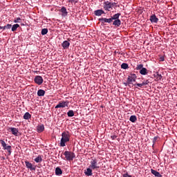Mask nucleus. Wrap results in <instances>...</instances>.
<instances>
[{
	"instance_id": "e433bc0d",
	"label": "nucleus",
	"mask_w": 177,
	"mask_h": 177,
	"mask_svg": "<svg viewBox=\"0 0 177 177\" xmlns=\"http://www.w3.org/2000/svg\"><path fill=\"white\" fill-rule=\"evenodd\" d=\"M21 19L20 17L15 18L14 20V23H20Z\"/></svg>"
},
{
	"instance_id": "423d86ee",
	"label": "nucleus",
	"mask_w": 177,
	"mask_h": 177,
	"mask_svg": "<svg viewBox=\"0 0 177 177\" xmlns=\"http://www.w3.org/2000/svg\"><path fill=\"white\" fill-rule=\"evenodd\" d=\"M136 78H138V76H136V74L131 73L127 78V81L129 84H132V82H136Z\"/></svg>"
},
{
	"instance_id": "4c0bfd02",
	"label": "nucleus",
	"mask_w": 177,
	"mask_h": 177,
	"mask_svg": "<svg viewBox=\"0 0 177 177\" xmlns=\"http://www.w3.org/2000/svg\"><path fill=\"white\" fill-rule=\"evenodd\" d=\"M68 2L70 3H78V0H68Z\"/></svg>"
},
{
	"instance_id": "6ab92c4d",
	"label": "nucleus",
	"mask_w": 177,
	"mask_h": 177,
	"mask_svg": "<svg viewBox=\"0 0 177 177\" xmlns=\"http://www.w3.org/2000/svg\"><path fill=\"white\" fill-rule=\"evenodd\" d=\"M60 12H62V16L64 17H66V16H67L68 15V12H67V9L66 8V7L63 6L62 7L61 10H60Z\"/></svg>"
},
{
	"instance_id": "f704fd0d",
	"label": "nucleus",
	"mask_w": 177,
	"mask_h": 177,
	"mask_svg": "<svg viewBox=\"0 0 177 177\" xmlns=\"http://www.w3.org/2000/svg\"><path fill=\"white\" fill-rule=\"evenodd\" d=\"M0 143L2 146V147H6V142H5V141L3 140H0Z\"/></svg>"
},
{
	"instance_id": "a19ab883",
	"label": "nucleus",
	"mask_w": 177,
	"mask_h": 177,
	"mask_svg": "<svg viewBox=\"0 0 177 177\" xmlns=\"http://www.w3.org/2000/svg\"><path fill=\"white\" fill-rule=\"evenodd\" d=\"M124 85H125V86H129V85H131V83H129L128 80H127V82L126 83H124Z\"/></svg>"
},
{
	"instance_id": "a211bd4d",
	"label": "nucleus",
	"mask_w": 177,
	"mask_h": 177,
	"mask_svg": "<svg viewBox=\"0 0 177 177\" xmlns=\"http://www.w3.org/2000/svg\"><path fill=\"white\" fill-rule=\"evenodd\" d=\"M45 129V127L44 124H40L37 127V131L39 132V133H41V132H44Z\"/></svg>"
},
{
	"instance_id": "473e14b6",
	"label": "nucleus",
	"mask_w": 177,
	"mask_h": 177,
	"mask_svg": "<svg viewBox=\"0 0 177 177\" xmlns=\"http://www.w3.org/2000/svg\"><path fill=\"white\" fill-rule=\"evenodd\" d=\"M143 68V64H140L139 65H137V67L136 68V70H140V71L142 70Z\"/></svg>"
},
{
	"instance_id": "1a4fd4ad",
	"label": "nucleus",
	"mask_w": 177,
	"mask_h": 177,
	"mask_svg": "<svg viewBox=\"0 0 177 177\" xmlns=\"http://www.w3.org/2000/svg\"><path fill=\"white\" fill-rule=\"evenodd\" d=\"M62 139L70 141V133L68 131H64L62 133Z\"/></svg>"
},
{
	"instance_id": "b1692460",
	"label": "nucleus",
	"mask_w": 177,
	"mask_h": 177,
	"mask_svg": "<svg viewBox=\"0 0 177 177\" xmlns=\"http://www.w3.org/2000/svg\"><path fill=\"white\" fill-rule=\"evenodd\" d=\"M30 118H31V114L28 112L25 113L24 115V120H30Z\"/></svg>"
},
{
	"instance_id": "aec40b11",
	"label": "nucleus",
	"mask_w": 177,
	"mask_h": 177,
	"mask_svg": "<svg viewBox=\"0 0 177 177\" xmlns=\"http://www.w3.org/2000/svg\"><path fill=\"white\" fill-rule=\"evenodd\" d=\"M140 74L141 75H147L149 74V71L146 68H143L140 71Z\"/></svg>"
},
{
	"instance_id": "4468645a",
	"label": "nucleus",
	"mask_w": 177,
	"mask_h": 177,
	"mask_svg": "<svg viewBox=\"0 0 177 177\" xmlns=\"http://www.w3.org/2000/svg\"><path fill=\"white\" fill-rule=\"evenodd\" d=\"M9 129L12 132V135H14L15 136H17V133H19V129L15 127H11Z\"/></svg>"
},
{
	"instance_id": "72a5a7b5",
	"label": "nucleus",
	"mask_w": 177,
	"mask_h": 177,
	"mask_svg": "<svg viewBox=\"0 0 177 177\" xmlns=\"http://www.w3.org/2000/svg\"><path fill=\"white\" fill-rule=\"evenodd\" d=\"M161 78H162V76L160 74L157 73L156 80L161 81Z\"/></svg>"
},
{
	"instance_id": "a18cd8bd",
	"label": "nucleus",
	"mask_w": 177,
	"mask_h": 177,
	"mask_svg": "<svg viewBox=\"0 0 177 177\" xmlns=\"http://www.w3.org/2000/svg\"><path fill=\"white\" fill-rule=\"evenodd\" d=\"M161 62H164V58H160Z\"/></svg>"
},
{
	"instance_id": "f3484780",
	"label": "nucleus",
	"mask_w": 177,
	"mask_h": 177,
	"mask_svg": "<svg viewBox=\"0 0 177 177\" xmlns=\"http://www.w3.org/2000/svg\"><path fill=\"white\" fill-rule=\"evenodd\" d=\"M120 16H121V13H116L111 17V20H112V21L113 20H118L120 19Z\"/></svg>"
},
{
	"instance_id": "c03bdc74",
	"label": "nucleus",
	"mask_w": 177,
	"mask_h": 177,
	"mask_svg": "<svg viewBox=\"0 0 177 177\" xmlns=\"http://www.w3.org/2000/svg\"><path fill=\"white\" fill-rule=\"evenodd\" d=\"M0 30H3V26H0Z\"/></svg>"
},
{
	"instance_id": "de8ad7c7",
	"label": "nucleus",
	"mask_w": 177,
	"mask_h": 177,
	"mask_svg": "<svg viewBox=\"0 0 177 177\" xmlns=\"http://www.w3.org/2000/svg\"><path fill=\"white\" fill-rule=\"evenodd\" d=\"M156 1H161V0H156Z\"/></svg>"
},
{
	"instance_id": "393cba45",
	"label": "nucleus",
	"mask_w": 177,
	"mask_h": 177,
	"mask_svg": "<svg viewBox=\"0 0 177 177\" xmlns=\"http://www.w3.org/2000/svg\"><path fill=\"white\" fill-rule=\"evenodd\" d=\"M129 121H131V122H136V121H138V118H136V115H131L129 118Z\"/></svg>"
},
{
	"instance_id": "ea45409f",
	"label": "nucleus",
	"mask_w": 177,
	"mask_h": 177,
	"mask_svg": "<svg viewBox=\"0 0 177 177\" xmlns=\"http://www.w3.org/2000/svg\"><path fill=\"white\" fill-rule=\"evenodd\" d=\"M136 85L137 86H139V88H143V84H142V83L141 84L137 83Z\"/></svg>"
},
{
	"instance_id": "6e6552de",
	"label": "nucleus",
	"mask_w": 177,
	"mask_h": 177,
	"mask_svg": "<svg viewBox=\"0 0 177 177\" xmlns=\"http://www.w3.org/2000/svg\"><path fill=\"white\" fill-rule=\"evenodd\" d=\"M26 167L28 168V169H30V171H35L36 167L35 165H33L32 163L28 162V161H25Z\"/></svg>"
},
{
	"instance_id": "9d476101",
	"label": "nucleus",
	"mask_w": 177,
	"mask_h": 177,
	"mask_svg": "<svg viewBox=\"0 0 177 177\" xmlns=\"http://www.w3.org/2000/svg\"><path fill=\"white\" fill-rule=\"evenodd\" d=\"M3 149L7 150L8 156L12 154V146L6 145V147H3Z\"/></svg>"
},
{
	"instance_id": "f257e3e1",
	"label": "nucleus",
	"mask_w": 177,
	"mask_h": 177,
	"mask_svg": "<svg viewBox=\"0 0 177 177\" xmlns=\"http://www.w3.org/2000/svg\"><path fill=\"white\" fill-rule=\"evenodd\" d=\"M114 7L117 8V3H112L107 1L103 3V8L104 10H107L108 12H110V10H111V9H113Z\"/></svg>"
},
{
	"instance_id": "2eb2a0df",
	"label": "nucleus",
	"mask_w": 177,
	"mask_h": 177,
	"mask_svg": "<svg viewBox=\"0 0 177 177\" xmlns=\"http://www.w3.org/2000/svg\"><path fill=\"white\" fill-rule=\"evenodd\" d=\"M113 26H115V27H120L121 26V20L120 19H115L113 21H112Z\"/></svg>"
},
{
	"instance_id": "7c9ffc66",
	"label": "nucleus",
	"mask_w": 177,
	"mask_h": 177,
	"mask_svg": "<svg viewBox=\"0 0 177 177\" xmlns=\"http://www.w3.org/2000/svg\"><path fill=\"white\" fill-rule=\"evenodd\" d=\"M68 117H74V111L70 110L67 113Z\"/></svg>"
},
{
	"instance_id": "4be33fe9",
	"label": "nucleus",
	"mask_w": 177,
	"mask_h": 177,
	"mask_svg": "<svg viewBox=\"0 0 177 177\" xmlns=\"http://www.w3.org/2000/svg\"><path fill=\"white\" fill-rule=\"evenodd\" d=\"M62 174H63V171H62V169H60V167H57L55 169V175H57V176H60Z\"/></svg>"
},
{
	"instance_id": "c85d7f7f",
	"label": "nucleus",
	"mask_w": 177,
	"mask_h": 177,
	"mask_svg": "<svg viewBox=\"0 0 177 177\" xmlns=\"http://www.w3.org/2000/svg\"><path fill=\"white\" fill-rule=\"evenodd\" d=\"M121 68H123V70H127V68H129V66L127 63H123L121 65Z\"/></svg>"
},
{
	"instance_id": "9b49d317",
	"label": "nucleus",
	"mask_w": 177,
	"mask_h": 177,
	"mask_svg": "<svg viewBox=\"0 0 177 177\" xmlns=\"http://www.w3.org/2000/svg\"><path fill=\"white\" fill-rule=\"evenodd\" d=\"M149 20L151 21V23H158V18H157V17L156 16V15H152L150 18Z\"/></svg>"
},
{
	"instance_id": "49530a36",
	"label": "nucleus",
	"mask_w": 177,
	"mask_h": 177,
	"mask_svg": "<svg viewBox=\"0 0 177 177\" xmlns=\"http://www.w3.org/2000/svg\"><path fill=\"white\" fill-rule=\"evenodd\" d=\"M115 138V136H113V137H112V139H114Z\"/></svg>"
},
{
	"instance_id": "79ce46f5",
	"label": "nucleus",
	"mask_w": 177,
	"mask_h": 177,
	"mask_svg": "<svg viewBox=\"0 0 177 177\" xmlns=\"http://www.w3.org/2000/svg\"><path fill=\"white\" fill-rule=\"evenodd\" d=\"M145 85H148V84H149L150 82H149V80H146V81H145Z\"/></svg>"
},
{
	"instance_id": "f8f14e48",
	"label": "nucleus",
	"mask_w": 177,
	"mask_h": 177,
	"mask_svg": "<svg viewBox=\"0 0 177 177\" xmlns=\"http://www.w3.org/2000/svg\"><path fill=\"white\" fill-rule=\"evenodd\" d=\"M95 16H102V15H106L103 10H96L94 11Z\"/></svg>"
},
{
	"instance_id": "412c9836",
	"label": "nucleus",
	"mask_w": 177,
	"mask_h": 177,
	"mask_svg": "<svg viewBox=\"0 0 177 177\" xmlns=\"http://www.w3.org/2000/svg\"><path fill=\"white\" fill-rule=\"evenodd\" d=\"M151 174H153V175H154L155 176H157V177H162V175H161L160 174V172H158V171H156V170H154V169H151Z\"/></svg>"
},
{
	"instance_id": "c9c22d12",
	"label": "nucleus",
	"mask_w": 177,
	"mask_h": 177,
	"mask_svg": "<svg viewBox=\"0 0 177 177\" xmlns=\"http://www.w3.org/2000/svg\"><path fill=\"white\" fill-rule=\"evenodd\" d=\"M157 140H158V137L156 136L153 138V147H154V145L156 144V142H157Z\"/></svg>"
},
{
	"instance_id": "cd10ccee",
	"label": "nucleus",
	"mask_w": 177,
	"mask_h": 177,
	"mask_svg": "<svg viewBox=\"0 0 177 177\" xmlns=\"http://www.w3.org/2000/svg\"><path fill=\"white\" fill-rule=\"evenodd\" d=\"M37 96H45V91L43 89L38 90Z\"/></svg>"
},
{
	"instance_id": "37998d69",
	"label": "nucleus",
	"mask_w": 177,
	"mask_h": 177,
	"mask_svg": "<svg viewBox=\"0 0 177 177\" xmlns=\"http://www.w3.org/2000/svg\"><path fill=\"white\" fill-rule=\"evenodd\" d=\"M142 84V86H145V85H146V83H145V82L144 81V82H142V83H141Z\"/></svg>"
},
{
	"instance_id": "f03ea898",
	"label": "nucleus",
	"mask_w": 177,
	"mask_h": 177,
	"mask_svg": "<svg viewBox=\"0 0 177 177\" xmlns=\"http://www.w3.org/2000/svg\"><path fill=\"white\" fill-rule=\"evenodd\" d=\"M64 156H65V158L67 161H73V160L75 158V153L68 151H66L64 153Z\"/></svg>"
},
{
	"instance_id": "dca6fc26",
	"label": "nucleus",
	"mask_w": 177,
	"mask_h": 177,
	"mask_svg": "<svg viewBox=\"0 0 177 177\" xmlns=\"http://www.w3.org/2000/svg\"><path fill=\"white\" fill-rule=\"evenodd\" d=\"M84 174L86 176H92V169H91V167L87 168L86 170L84 171Z\"/></svg>"
},
{
	"instance_id": "39448f33",
	"label": "nucleus",
	"mask_w": 177,
	"mask_h": 177,
	"mask_svg": "<svg viewBox=\"0 0 177 177\" xmlns=\"http://www.w3.org/2000/svg\"><path fill=\"white\" fill-rule=\"evenodd\" d=\"M98 20L101 23L102 26H106V23H108L109 24L113 23L111 18H100Z\"/></svg>"
},
{
	"instance_id": "c756f323",
	"label": "nucleus",
	"mask_w": 177,
	"mask_h": 177,
	"mask_svg": "<svg viewBox=\"0 0 177 177\" xmlns=\"http://www.w3.org/2000/svg\"><path fill=\"white\" fill-rule=\"evenodd\" d=\"M12 28V24H7L6 26H3V30H10Z\"/></svg>"
},
{
	"instance_id": "2f4dec72",
	"label": "nucleus",
	"mask_w": 177,
	"mask_h": 177,
	"mask_svg": "<svg viewBox=\"0 0 177 177\" xmlns=\"http://www.w3.org/2000/svg\"><path fill=\"white\" fill-rule=\"evenodd\" d=\"M48 34V28H44L41 30V35H46Z\"/></svg>"
},
{
	"instance_id": "0eeeda50",
	"label": "nucleus",
	"mask_w": 177,
	"mask_h": 177,
	"mask_svg": "<svg viewBox=\"0 0 177 177\" xmlns=\"http://www.w3.org/2000/svg\"><path fill=\"white\" fill-rule=\"evenodd\" d=\"M34 81L35 82V84H37V85H42L43 82H44V79L42 78V76H35Z\"/></svg>"
},
{
	"instance_id": "bb28decb",
	"label": "nucleus",
	"mask_w": 177,
	"mask_h": 177,
	"mask_svg": "<svg viewBox=\"0 0 177 177\" xmlns=\"http://www.w3.org/2000/svg\"><path fill=\"white\" fill-rule=\"evenodd\" d=\"M19 27H20V25H19L18 24H14L11 28V31H16L19 28Z\"/></svg>"
},
{
	"instance_id": "a878e982",
	"label": "nucleus",
	"mask_w": 177,
	"mask_h": 177,
	"mask_svg": "<svg viewBox=\"0 0 177 177\" xmlns=\"http://www.w3.org/2000/svg\"><path fill=\"white\" fill-rule=\"evenodd\" d=\"M34 161L35 162H42V156H41L40 155H39L37 158H35L34 159Z\"/></svg>"
},
{
	"instance_id": "ddd939ff",
	"label": "nucleus",
	"mask_w": 177,
	"mask_h": 177,
	"mask_svg": "<svg viewBox=\"0 0 177 177\" xmlns=\"http://www.w3.org/2000/svg\"><path fill=\"white\" fill-rule=\"evenodd\" d=\"M62 46L63 49H68V48L70 47V42L67 40H65L62 44Z\"/></svg>"
},
{
	"instance_id": "58836bf2",
	"label": "nucleus",
	"mask_w": 177,
	"mask_h": 177,
	"mask_svg": "<svg viewBox=\"0 0 177 177\" xmlns=\"http://www.w3.org/2000/svg\"><path fill=\"white\" fill-rule=\"evenodd\" d=\"M122 176H123V177H132V176L129 175V174H128V172H126V173L123 174H122Z\"/></svg>"
},
{
	"instance_id": "5701e85b",
	"label": "nucleus",
	"mask_w": 177,
	"mask_h": 177,
	"mask_svg": "<svg viewBox=\"0 0 177 177\" xmlns=\"http://www.w3.org/2000/svg\"><path fill=\"white\" fill-rule=\"evenodd\" d=\"M67 142H69V141L68 140H64V138H61V142H60L61 147H66V143H67Z\"/></svg>"
},
{
	"instance_id": "20e7f679",
	"label": "nucleus",
	"mask_w": 177,
	"mask_h": 177,
	"mask_svg": "<svg viewBox=\"0 0 177 177\" xmlns=\"http://www.w3.org/2000/svg\"><path fill=\"white\" fill-rule=\"evenodd\" d=\"M68 104H70L68 101L59 102L55 109H64V107H68Z\"/></svg>"
},
{
	"instance_id": "7ed1b4c3",
	"label": "nucleus",
	"mask_w": 177,
	"mask_h": 177,
	"mask_svg": "<svg viewBox=\"0 0 177 177\" xmlns=\"http://www.w3.org/2000/svg\"><path fill=\"white\" fill-rule=\"evenodd\" d=\"M89 168L91 169H99V166H97V159L92 158L90 162Z\"/></svg>"
}]
</instances>
